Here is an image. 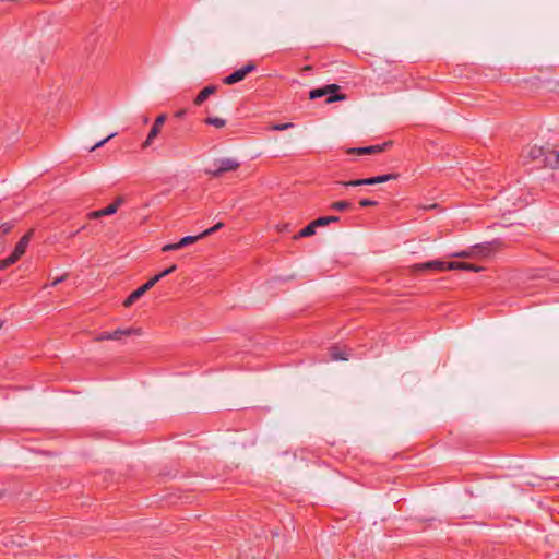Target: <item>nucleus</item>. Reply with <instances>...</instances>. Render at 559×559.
Here are the masks:
<instances>
[{
    "label": "nucleus",
    "instance_id": "nucleus-1",
    "mask_svg": "<svg viewBox=\"0 0 559 559\" xmlns=\"http://www.w3.org/2000/svg\"><path fill=\"white\" fill-rule=\"evenodd\" d=\"M240 162L231 157L216 158L211 166L205 168L204 173L211 177L217 178L225 173L235 171L239 168Z\"/></svg>",
    "mask_w": 559,
    "mask_h": 559
},
{
    "label": "nucleus",
    "instance_id": "nucleus-2",
    "mask_svg": "<svg viewBox=\"0 0 559 559\" xmlns=\"http://www.w3.org/2000/svg\"><path fill=\"white\" fill-rule=\"evenodd\" d=\"M340 90V86L336 84H329L321 88L311 90L309 93L310 99H317L323 96H328L326 103H333L336 100L344 99V95H337L336 92Z\"/></svg>",
    "mask_w": 559,
    "mask_h": 559
},
{
    "label": "nucleus",
    "instance_id": "nucleus-3",
    "mask_svg": "<svg viewBox=\"0 0 559 559\" xmlns=\"http://www.w3.org/2000/svg\"><path fill=\"white\" fill-rule=\"evenodd\" d=\"M255 68L257 67L253 62H249L246 66H243L242 68H240V69L234 71L233 73H230L229 75L225 76L223 79V83L227 84V85L238 83V82L242 81L248 73L254 71Z\"/></svg>",
    "mask_w": 559,
    "mask_h": 559
},
{
    "label": "nucleus",
    "instance_id": "nucleus-4",
    "mask_svg": "<svg viewBox=\"0 0 559 559\" xmlns=\"http://www.w3.org/2000/svg\"><path fill=\"white\" fill-rule=\"evenodd\" d=\"M167 116L165 114L159 115L155 121L153 127L151 128L146 140L143 143V147H147L152 144L153 140L159 134L160 127L165 123Z\"/></svg>",
    "mask_w": 559,
    "mask_h": 559
},
{
    "label": "nucleus",
    "instance_id": "nucleus-5",
    "mask_svg": "<svg viewBox=\"0 0 559 559\" xmlns=\"http://www.w3.org/2000/svg\"><path fill=\"white\" fill-rule=\"evenodd\" d=\"M450 264V262H443V261H440V260H433V261H428V262H425V263H418V264H415L414 265V270L415 271H426V270H432V271H439V272H443V271H448V265Z\"/></svg>",
    "mask_w": 559,
    "mask_h": 559
},
{
    "label": "nucleus",
    "instance_id": "nucleus-6",
    "mask_svg": "<svg viewBox=\"0 0 559 559\" xmlns=\"http://www.w3.org/2000/svg\"><path fill=\"white\" fill-rule=\"evenodd\" d=\"M31 235L26 234L24 235L20 241L16 243L14 251L9 257V263H15L25 252L28 242H29Z\"/></svg>",
    "mask_w": 559,
    "mask_h": 559
},
{
    "label": "nucleus",
    "instance_id": "nucleus-7",
    "mask_svg": "<svg viewBox=\"0 0 559 559\" xmlns=\"http://www.w3.org/2000/svg\"><path fill=\"white\" fill-rule=\"evenodd\" d=\"M386 146H388V143L361 146V147H354V148L348 150V154H358V155L374 154V153H380V152L384 151V148Z\"/></svg>",
    "mask_w": 559,
    "mask_h": 559
},
{
    "label": "nucleus",
    "instance_id": "nucleus-8",
    "mask_svg": "<svg viewBox=\"0 0 559 559\" xmlns=\"http://www.w3.org/2000/svg\"><path fill=\"white\" fill-rule=\"evenodd\" d=\"M544 155H545V150L544 147L542 146H532L530 148H527V151L525 153H523V157L526 159H530V160H538V159H542L544 158Z\"/></svg>",
    "mask_w": 559,
    "mask_h": 559
},
{
    "label": "nucleus",
    "instance_id": "nucleus-9",
    "mask_svg": "<svg viewBox=\"0 0 559 559\" xmlns=\"http://www.w3.org/2000/svg\"><path fill=\"white\" fill-rule=\"evenodd\" d=\"M543 165L545 167L549 168H556L559 165V152L558 151H549L545 152L544 158H543Z\"/></svg>",
    "mask_w": 559,
    "mask_h": 559
},
{
    "label": "nucleus",
    "instance_id": "nucleus-10",
    "mask_svg": "<svg viewBox=\"0 0 559 559\" xmlns=\"http://www.w3.org/2000/svg\"><path fill=\"white\" fill-rule=\"evenodd\" d=\"M148 290L147 286L143 284L139 288H136L134 292H132L128 298L124 300L123 305L124 307H130L133 305L140 297H142L146 292Z\"/></svg>",
    "mask_w": 559,
    "mask_h": 559
},
{
    "label": "nucleus",
    "instance_id": "nucleus-11",
    "mask_svg": "<svg viewBox=\"0 0 559 559\" xmlns=\"http://www.w3.org/2000/svg\"><path fill=\"white\" fill-rule=\"evenodd\" d=\"M449 270H464V271H473V272H479L483 270L481 266H478L476 264L466 263V262H450L448 265Z\"/></svg>",
    "mask_w": 559,
    "mask_h": 559
},
{
    "label": "nucleus",
    "instance_id": "nucleus-12",
    "mask_svg": "<svg viewBox=\"0 0 559 559\" xmlns=\"http://www.w3.org/2000/svg\"><path fill=\"white\" fill-rule=\"evenodd\" d=\"M115 213H117V204H110V205H108L105 209L90 212L88 213V218L90 219H97V218H99L102 216L112 215Z\"/></svg>",
    "mask_w": 559,
    "mask_h": 559
},
{
    "label": "nucleus",
    "instance_id": "nucleus-13",
    "mask_svg": "<svg viewBox=\"0 0 559 559\" xmlns=\"http://www.w3.org/2000/svg\"><path fill=\"white\" fill-rule=\"evenodd\" d=\"M216 91V86L214 85H209V86H205L194 98L193 103L194 105L197 106H200L201 104H203L207 97L212 94H214Z\"/></svg>",
    "mask_w": 559,
    "mask_h": 559
},
{
    "label": "nucleus",
    "instance_id": "nucleus-14",
    "mask_svg": "<svg viewBox=\"0 0 559 559\" xmlns=\"http://www.w3.org/2000/svg\"><path fill=\"white\" fill-rule=\"evenodd\" d=\"M177 269L176 264H173L168 269H165L163 272L156 274L154 277H152L150 281L145 283L148 289H151L157 282H159L165 276L171 274Z\"/></svg>",
    "mask_w": 559,
    "mask_h": 559
},
{
    "label": "nucleus",
    "instance_id": "nucleus-15",
    "mask_svg": "<svg viewBox=\"0 0 559 559\" xmlns=\"http://www.w3.org/2000/svg\"><path fill=\"white\" fill-rule=\"evenodd\" d=\"M330 356L332 360H347L349 354H346L343 349L333 346L330 348Z\"/></svg>",
    "mask_w": 559,
    "mask_h": 559
},
{
    "label": "nucleus",
    "instance_id": "nucleus-16",
    "mask_svg": "<svg viewBox=\"0 0 559 559\" xmlns=\"http://www.w3.org/2000/svg\"><path fill=\"white\" fill-rule=\"evenodd\" d=\"M134 333H138V330H134V329H123V330L122 329H117L116 331L110 332V336H111L112 341H118L123 335H131V334H134Z\"/></svg>",
    "mask_w": 559,
    "mask_h": 559
},
{
    "label": "nucleus",
    "instance_id": "nucleus-17",
    "mask_svg": "<svg viewBox=\"0 0 559 559\" xmlns=\"http://www.w3.org/2000/svg\"><path fill=\"white\" fill-rule=\"evenodd\" d=\"M340 221V216H322L313 221V225L318 227L326 226L330 223H335Z\"/></svg>",
    "mask_w": 559,
    "mask_h": 559
},
{
    "label": "nucleus",
    "instance_id": "nucleus-18",
    "mask_svg": "<svg viewBox=\"0 0 559 559\" xmlns=\"http://www.w3.org/2000/svg\"><path fill=\"white\" fill-rule=\"evenodd\" d=\"M330 207L331 210L343 212L353 209V204L348 201H337L332 203Z\"/></svg>",
    "mask_w": 559,
    "mask_h": 559
},
{
    "label": "nucleus",
    "instance_id": "nucleus-19",
    "mask_svg": "<svg viewBox=\"0 0 559 559\" xmlns=\"http://www.w3.org/2000/svg\"><path fill=\"white\" fill-rule=\"evenodd\" d=\"M318 226L317 225H313V221L308 224L306 227H304L299 233L298 235L296 236V238H299V237H309V236H312L316 234V228Z\"/></svg>",
    "mask_w": 559,
    "mask_h": 559
},
{
    "label": "nucleus",
    "instance_id": "nucleus-20",
    "mask_svg": "<svg viewBox=\"0 0 559 559\" xmlns=\"http://www.w3.org/2000/svg\"><path fill=\"white\" fill-rule=\"evenodd\" d=\"M204 122L215 128H223L226 126V120L219 117H207Z\"/></svg>",
    "mask_w": 559,
    "mask_h": 559
},
{
    "label": "nucleus",
    "instance_id": "nucleus-21",
    "mask_svg": "<svg viewBox=\"0 0 559 559\" xmlns=\"http://www.w3.org/2000/svg\"><path fill=\"white\" fill-rule=\"evenodd\" d=\"M199 239H203L201 237V234H199L197 236H186V237L181 238L178 242H179L180 248H183L188 245L195 242Z\"/></svg>",
    "mask_w": 559,
    "mask_h": 559
},
{
    "label": "nucleus",
    "instance_id": "nucleus-22",
    "mask_svg": "<svg viewBox=\"0 0 559 559\" xmlns=\"http://www.w3.org/2000/svg\"><path fill=\"white\" fill-rule=\"evenodd\" d=\"M395 178H397L396 174H385V175H380V176L373 177V181H374V185L383 183V182H386V181H389L391 179H395Z\"/></svg>",
    "mask_w": 559,
    "mask_h": 559
},
{
    "label": "nucleus",
    "instance_id": "nucleus-23",
    "mask_svg": "<svg viewBox=\"0 0 559 559\" xmlns=\"http://www.w3.org/2000/svg\"><path fill=\"white\" fill-rule=\"evenodd\" d=\"M224 227V223L222 222H218L217 224H215L213 227L211 228H207L206 230H204L203 233H201V237L202 238H205L212 234H214L215 231L219 230L221 228Z\"/></svg>",
    "mask_w": 559,
    "mask_h": 559
},
{
    "label": "nucleus",
    "instance_id": "nucleus-24",
    "mask_svg": "<svg viewBox=\"0 0 559 559\" xmlns=\"http://www.w3.org/2000/svg\"><path fill=\"white\" fill-rule=\"evenodd\" d=\"M116 135H117V133H116V132L110 133L107 138H105V139L100 140V141H99V142H97L95 145H93V146L91 147V150H90V151H91V152H93V151H95L96 148L102 147L105 143H107L110 139L115 138Z\"/></svg>",
    "mask_w": 559,
    "mask_h": 559
},
{
    "label": "nucleus",
    "instance_id": "nucleus-25",
    "mask_svg": "<svg viewBox=\"0 0 559 559\" xmlns=\"http://www.w3.org/2000/svg\"><path fill=\"white\" fill-rule=\"evenodd\" d=\"M338 185L343 187H359L362 185V179L349 180V181H340Z\"/></svg>",
    "mask_w": 559,
    "mask_h": 559
},
{
    "label": "nucleus",
    "instance_id": "nucleus-26",
    "mask_svg": "<svg viewBox=\"0 0 559 559\" xmlns=\"http://www.w3.org/2000/svg\"><path fill=\"white\" fill-rule=\"evenodd\" d=\"M294 124L290 123V122H287V123H281V124H273L271 127L272 130H276V131H284V130H287V129H290L293 128Z\"/></svg>",
    "mask_w": 559,
    "mask_h": 559
},
{
    "label": "nucleus",
    "instance_id": "nucleus-27",
    "mask_svg": "<svg viewBox=\"0 0 559 559\" xmlns=\"http://www.w3.org/2000/svg\"><path fill=\"white\" fill-rule=\"evenodd\" d=\"M472 255V252L469 250H462L457 252H453L450 254L452 258H468Z\"/></svg>",
    "mask_w": 559,
    "mask_h": 559
},
{
    "label": "nucleus",
    "instance_id": "nucleus-28",
    "mask_svg": "<svg viewBox=\"0 0 559 559\" xmlns=\"http://www.w3.org/2000/svg\"><path fill=\"white\" fill-rule=\"evenodd\" d=\"M181 249L180 246H179V242H176V243H167L165 245L162 250L164 252H168V251H175V250H179Z\"/></svg>",
    "mask_w": 559,
    "mask_h": 559
},
{
    "label": "nucleus",
    "instance_id": "nucleus-29",
    "mask_svg": "<svg viewBox=\"0 0 559 559\" xmlns=\"http://www.w3.org/2000/svg\"><path fill=\"white\" fill-rule=\"evenodd\" d=\"M67 277H68V274H63V275L59 276V277L55 278V280L49 284V286H50V287H55V286H57L58 284H60V283L64 282V281L67 280ZM45 287H48V285H46Z\"/></svg>",
    "mask_w": 559,
    "mask_h": 559
},
{
    "label": "nucleus",
    "instance_id": "nucleus-30",
    "mask_svg": "<svg viewBox=\"0 0 559 559\" xmlns=\"http://www.w3.org/2000/svg\"><path fill=\"white\" fill-rule=\"evenodd\" d=\"M12 229L11 223H4L0 226V235H5Z\"/></svg>",
    "mask_w": 559,
    "mask_h": 559
},
{
    "label": "nucleus",
    "instance_id": "nucleus-31",
    "mask_svg": "<svg viewBox=\"0 0 559 559\" xmlns=\"http://www.w3.org/2000/svg\"><path fill=\"white\" fill-rule=\"evenodd\" d=\"M359 204L364 207L377 205V201L370 199L360 200Z\"/></svg>",
    "mask_w": 559,
    "mask_h": 559
},
{
    "label": "nucleus",
    "instance_id": "nucleus-32",
    "mask_svg": "<svg viewBox=\"0 0 559 559\" xmlns=\"http://www.w3.org/2000/svg\"><path fill=\"white\" fill-rule=\"evenodd\" d=\"M97 341H109L111 340L110 332H103L97 337Z\"/></svg>",
    "mask_w": 559,
    "mask_h": 559
},
{
    "label": "nucleus",
    "instance_id": "nucleus-33",
    "mask_svg": "<svg viewBox=\"0 0 559 559\" xmlns=\"http://www.w3.org/2000/svg\"><path fill=\"white\" fill-rule=\"evenodd\" d=\"M13 263H9V257L2 261H0V271L9 267L10 265H12Z\"/></svg>",
    "mask_w": 559,
    "mask_h": 559
},
{
    "label": "nucleus",
    "instance_id": "nucleus-34",
    "mask_svg": "<svg viewBox=\"0 0 559 559\" xmlns=\"http://www.w3.org/2000/svg\"><path fill=\"white\" fill-rule=\"evenodd\" d=\"M186 114H187V109H180L175 114V117L178 119H181L186 116Z\"/></svg>",
    "mask_w": 559,
    "mask_h": 559
},
{
    "label": "nucleus",
    "instance_id": "nucleus-35",
    "mask_svg": "<svg viewBox=\"0 0 559 559\" xmlns=\"http://www.w3.org/2000/svg\"><path fill=\"white\" fill-rule=\"evenodd\" d=\"M362 185L364 186L374 185L373 177L362 179Z\"/></svg>",
    "mask_w": 559,
    "mask_h": 559
},
{
    "label": "nucleus",
    "instance_id": "nucleus-36",
    "mask_svg": "<svg viewBox=\"0 0 559 559\" xmlns=\"http://www.w3.org/2000/svg\"><path fill=\"white\" fill-rule=\"evenodd\" d=\"M85 226H82L80 229L75 230V231H71L69 235H68V238H72L74 236L78 235V233H80L82 229H84Z\"/></svg>",
    "mask_w": 559,
    "mask_h": 559
},
{
    "label": "nucleus",
    "instance_id": "nucleus-37",
    "mask_svg": "<svg viewBox=\"0 0 559 559\" xmlns=\"http://www.w3.org/2000/svg\"><path fill=\"white\" fill-rule=\"evenodd\" d=\"M123 203V199L122 198H117L116 201L112 203V204H117V207Z\"/></svg>",
    "mask_w": 559,
    "mask_h": 559
},
{
    "label": "nucleus",
    "instance_id": "nucleus-38",
    "mask_svg": "<svg viewBox=\"0 0 559 559\" xmlns=\"http://www.w3.org/2000/svg\"><path fill=\"white\" fill-rule=\"evenodd\" d=\"M148 120H150V119H148V117H144V118H143V122H144V123H148Z\"/></svg>",
    "mask_w": 559,
    "mask_h": 559
},
{
    "label": "nucleus",
    "instance_id": "nucleus-39",
    "mask_svg": "<svg viewBox=\"0 0 559 559\" xmlns=\"http://www.w3.org/2000/svg\"><path fill=\"white\" fill-rule=\"evenodd\" d=\"M3 323L4 322L2 320H0V329L2 328Z\"/></svg>",
    "mask_w": 559,
    "mask_h": 559
}]
</instances>
